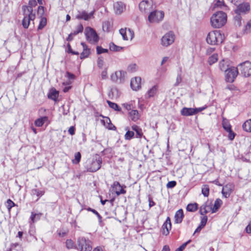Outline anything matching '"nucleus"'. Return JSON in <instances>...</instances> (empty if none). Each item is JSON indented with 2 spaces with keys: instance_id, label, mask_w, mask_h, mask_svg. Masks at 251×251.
<instances>
[{
  "instance_id": "obj_56",
  "label": "nucleus",
  "mask_w": 251,
  "mask_h": 251,
  "mask_svg": "<svg viewBox=\"0 0 251 251\" xmlns=\"http://www.w3.org/2000/svg\"><path fill=\"white\" fill-rule=\"evenodd\" d=\"M115 93H118V90L116 88H112L108 93L109 98H113Z\"/></svg>"
},
{
  "instance_id": "obj_13",
  "label": "nucleus",
  "mask_w": 251,
  "mask_h": 251,
  "mask_svg": "<svg viewBox=\"0 0 251 251\" xmlns=\"http://www.w3.org/2000/svg\"><path fill=\"white\" fill-rule=\"evenodd\" d=\"M250 9V6L249 3L244 2L243 3H239L237 6V9L235 10V13L240 14L241 13H245L249 11Z\"/></svg>"
},
{
  "instance_id": "obj_16",
  "label": "nucleus",
  "mask_w": 251,
  "mask_h": 251,
  "mask_svg": "<svg viewBox=\"0 0 251 251\" xmlns=\"http://www.w3.org/2000/svg\"><path fill=\"white\" fill-rule=\"evenodd\" d=\"M171 229V220L169 217H167L166 221L163 224L162 226V233L167 235L169 233V231Z\"/></svg>"
},
{
  "instance_id": "obj_60",
  "label": "nucleus",
  "mask_w": 251,
  "mask_h": 251,
  "mask_svg": "<svg viewBox=\"0 0 251 251\" xmlns=\"http://www.w3.org/2000/svg\"><path fill=\"white\" fill-rule=\"evenodd\" d=\"M176 184V181H171L167 184V187L168 188H174Z\"/></svg>"
},
{
  "instance_id": "obj_11",
  "label": "nucleus",
  "mask_w": 251,
  "mask_h": 251,
  "mask_svg": "<svg viewBox=\"0 0 251 251\" xmlns=\"http://www.w3.org/2000/svg\"><path fill=\"white\" fill-rule=\"evenodd\" d=\"M141 78L140 77H135L132 78L130 81V87L134 91H137L141 88Z\"/></svg>"
},
{
  "instance_id": "obj_33",
  "label": "nucleus",
  "mask_w": 251,
  "mask_h": 251,
  "mask_svg": "<svg viewBox=\"0 0 251 251\" xmlns=\"http://www.w3.org/2000/svg\"><path fill=\"white\" fill-rule=\"evenodd\" d=\"M218 60V54L214 53L211 56H210L208 58V63L210 65H212L213 64L216 62Z\"/></svg>"
},
{
  "instance_id": "obj_36",
  "label": "nucleus",
  "mask_w": 251,
  "mask_h": 251,
  "mask_svg": "<svg viewBox=\"0 0 251 251\" xmlns=\"http://www.w3.org/2000/svg\"><path fill=\"white\" fill-rule=\"evenodd\" d=\"M119 32L122 36L123 39L124 40H128V37L127 35V28H121L119 30Z\"/></svg>"
},
{
  "instance_id": "obj_18",
  "label": "nucleus",
  "mask_w": 251,
  "mask_h": 251,
  "mask_svg": "<svg viewBox=\"0 0 251 251\" xmlns=\"http://www.w3.org/2000/svg\"><path fill=\"white\" fill-rule=\"evenodd\" d=\"M195 110L193 108L183 107L180 111L181 114L184 116H189L195 115Z\"/></svg>"
},
{
  "instance_id": "obj_45",
  "label": "nucleus",
  "mask_w": 251,
  "mask_h": 251,
  "mask_svg": "<svg viewBox=\"0 0 251 251\" xmlns=\"http://www.w3.org/2000/svg\"><path fill=\"white\" fill-rule=\"evenodd\" d=\"M251 32V20H250L245 25L244 29V32L246 34L249 33Z\"/></svg>"
},
{
  "instance_id": "obj_5",
  "label": "nucleus",
  "mask_w": 251,
  "mask_h": 251,
  "mask_svg": "<svg viewBox=\"0 0 251 251\" xmlns=\"http://www.w3.org/2000/svg\"><path fill=\"white\" fill-rule=\"evenodd\" d=\"M101 162V158L99 156H96L89 165H87L86 169L89 172H95L100 168Z\"/></svg>"
},
{
  "instance_id": "obj_50",
  "label": "nucleus",
  "mask_w": 251,
  "mask_h": 251,
  "mask_svg": "<svg viewBox=\"0 0 251 251\" xmlns=\"http://www.w3.org/2000/svg\"><path fill=\"white\" fill-rule=\"evenodd\" d=\"M191 242V240H189L186 242L182 244L179 248L176 249L175 251H183V250L185 248L186 246Z\"/></svg>"
},
{
  "instance_id": "obj_26",
  "label": "nucleus",
  "mask_w": 251,
  "mask_h": 251,
  "mask_svg": "<svg viewBox=\"0 0 251 251\" xmlns=\"http://www.w3.org/2000/svg\"><path fill=\"white\" fill-rule=\"evenodd\" d=\"M158 90L157 85L152 86L147 92L146 97L148 98L153 97L156 93Z\"/></svg>"
},
{
  "instance_id": "obj_38",
  "label": "nucleus",
  "mask_w": 251,
  "mask_h": 251,
  "mask_svg": "<svg viewBox=\"0 0 251 251\" xmlns=\"http://www.w3.org/2000/svg\"><path fill=\"white\" fill-rule=\"evenodd\" d=\"M201 192L204 197H208L209 193V188L208 185H204L202 187Z\"/></svg>"
},
{
  "instance_id": "obj_49",
  "label": "nucleus",
  "mask_w": 251,
  "mask_h": 251,
  "mask_svg": "<svg viewBox=\"0 0 251 251\" xmlns=\"http://www.w3.org/2000/svg\"><path fill=\"white\" fill-rule=\"evenodd\" d=\"M118 74H120L119 73H117V72H115L114 73L112 74L111 75V79L112 81L115 82H118Z\"/></svg>"
},
{
  "instance_id": "obj_4",
  "label": "nucleus",
  "mask_w": 251,
  "mask_h": 251,
  "mask_svg": "<svg viewBox=\"0 0 251 251\" xmlns=\"http://www.w3.org/2000/svg\"><path fill=\"white\" fill-rule=\"evenodd\" d=\"M85 34L87 40L91 44L97 43L99 39V36L96 31L90 27L85 29Z\"/></svg>"
},
{
  "instance_id": "obj_63",
  "label": "nucleus",
  "mask_w": 251,
  "mask_h": 251,
  "mask_svg": "<svg viewBox=\"0 0 251 251\" xmlns=\"http://www.w3.org/2000/svg\"><path fill=\"white\" fill-rule=\"evenodd\" d=\"M101 78L102 79H106L107 78V69H105L101 74Z\"/></svg>"
},
{
  "instance_id": "obj_43",
  "label": "nucleus",
  "mask_w": 251,
  "mask_h": 251,
  "mask_svg": "<svg viewBox=\"0 0 251 251\" xmlns=\"http://www.w3.org/2000/svg\"><path fill=\"white\" fill-rule=\"evenodd\" d=\"M81 153L79 152H76L75 155V160H73V163L74 164H78L81 159Z\"/></svg>"
},
{
  "instance_id": "obj_17",
  "label": "nucleus",
  "mask_w": 251,
  "mask_h": 251,
  "mask_svg": "<svg viewBox=\"0 0 251 251\" xmlns=\"http://www.w3.org/2000/svg\"><path fill=\"white\" fill-rule=\"evenodd\" d=\"M233 187L232 185L227 184L225 186L222 191L223 196L225 198H228L232 191Z\"/></svg>"
},
{
  "instance_id": "obj_27",
  "label": "nucleus",
  "mask_w": 251,
  "mask_h": 251,
  "mask_svg": "<svg viewBox=\"0 0 251 251\" xmlns=\"http://www.w3.org/2000/svg\"><path fill=\"white\" fill-rule=\"evenodd\" d=\"M223 202L220 199H217L215 201L214 206L212 210V213L216 212L222 204Z\"/></svg>"
},
{
  "instance_id": "obj_31",
  "label": "nucleus",
  "mask_w": 251,
  "mask_h": 251,
  "mask_svg": "<svg viewBox=\"0 0 251 251\" xmlns=\"http://www.w3.org/2000/svg\"><path fill=\"white\" fill-rule=\"evenodd\" d=\"M236 15L234 17V25L236 26H240L242 25V18L240 14L236 13Z\"/></svg>"
},
{
  "instance_id": "obj_2",
  "label": "nucleus",
  "mask_w": 251,
  "mask_h": 251,
  "mask_svg": "<svg viewBox=\"0 0 251 251\" xmlns=\"http://www.w3.org/2000/svg\"><path fill=\"white\" fill-rule=\"evenodd\" d=\"M224 40V36L220 30H214L208 33L206 37V42L211 45H218Z\"/></svg>"
},
{
  "instance_id": "obj_20",
  "label": "nucleus",
  "mask_w": 251,
  "mask_h": 251,
  "mask_svg": "<svg viewBox=\"0 0 251 251\" xmlns=\"http://www.w3.org/2000/svg\"><path fill=\"white\" fill-rule=\"evenodd\" d=\"M83 47V50L80 54V58L83 59L87 57L90 53V50L88 49L87 46L84 43L82 42L81 43Z\"/></svg>"
},
{
  "instance_id": "obj_37",
  "label": "nucleus",
  "mask_w": 251,
  "mask_h": 251,
  "mask_svg": "<svg viewBox=\"0 0 251 251\" xmlns=\"http://www.w3.org/2000/svg\"><path fill=\"white\" fill-rule=\"evenodd\" d=\"M126 127V130H127L126 133L125 135V138L126 140H130L134 136V133L133 131H129Z\"/></svg>"
},
{
  "instance_id": "obj_10",
  "label": "nucleus",
  "mask_w": 251,
  "mask_h": 251,
  "mask_svg": "<svg viewBox=\"0 0 251 251\" xmlns=\"http://www.w3.org/2000/svg\"><path fill=\"white\" fill-rule=\"evenodd\" d=\"M140 10L143 13H148L153 8V2L151 0H144L139 4Z\"/></svg>"
},
{
  "instance_id": "obj_15",
  "label": "nucleus",
  "mask_w": 251,
  "mask_h": 251,
  "mask_svg": "<svg viewBox=\"0 0 251 251\" xmlns=\"http://www.w3.org/2000/svg\"><path fill=\"white\" fill-rule=\"evenodd\" d=\"M113 7L115 13L117 15H120L125 9V5L121 1H117L114 3Z\"/></svg>"
},
{
  "instance_id": "obj_40",
  "label": "nucleus",
  "mask_w": 251,
  "mask_h": 251,
  "mask_svg": "<svg viewBox=\"0 0 251 251\" xmlns=\"http://www.w3.org/2000/svg\"><path fill=\"white\" fill-rule=\"evenodd\" d=\"M24 16L25 17L22 21V25L25 28H27L30 21L26 15Z\"/></svg>"
},
{
  "instance_id": "obj_61",
  "label": "nucleus",
  "mask_w": 251,
  "mask_h": 251,
  "mask_svg": "<svg viewBox=\"0 0 251 251\" xmlns=\"http://www.w3.org/2000/svg\"><path fill=\"white\" fill-rule=\"evenodd\" d=\"M228 132V138L230 140H233L235 137V133L232 131L231 129L230 131H227Z\"/></svg>"
},
{
  "instance_id": "obj_52",
  "label": "nucleus",
  "mask_w": 251,
  "mask_h": 251,
  "mask_svg": "<svg viewBox=\"0 0 251 251\" xmlns=\"http://www.w3.org/2000/svg\"><path fill=\"white\" fill-rule=\"evenodd\" d=\"M66 245L68 249H72L74 247V242L72 240L68 239L66 241Z\"/></svg>"
},
{
  "instance_id": "obj_23",
  "label": "nucleus",
  "mask_w": 251,
  "mask_h": 251,
  "mask_svg": "<svg viewBox=\"0 0 251 251\" xmlns=\"http://www.w3.org/2000/svg\"><path fill=\"white\" fill-rule=\"evenodd\" d=\"M129 118L134 122L137 121L139 118L138 111L136 110H132L129 113Z\"/></svg>"
},
{
  "instance_id": "obj_12",
  "label": "nucleus",
  "mask_w": 251,
  "mask_h": 251,
  "mask_svg": "<svg viewBox=\"0 0 251 251\" xmlns=\"http://www.w3.org/2000/svg\"><path fill=\"white\" fill-rule=\"evenodd\" d=\"M112 187L115 191V193L117 196H119L121 194H125L126 193V191L124 189L126 187V186H122L120 183L118 181H114Z\"/></svg>"
},
{
  "instance_id": "obj_55",
  "label": "nucleus",
  "mask_w": 251,
  "mask_h": 251,
  "mask_svg": "<svg viewBox=\"0 0 251 251\" xmlns=\"http://www.w3.org/2000/svg\"><path fill=\"white\" fill-rule=\"evenodd\" d=\"M207 221V217L206 216H203L201 219V222L200 226H201L204 227L206 224Z\"/></svg>"
},
{
  "instance_id": "obj_25",
  "label": "nucleus",
  "mask_w": 251,
  "mask_h": 251,
  "mask_svg": "<svg viewBox=\"0 0 251 251\" xmlns=\"http://www.w3.org/2000/svg\"><path fill=\"white\" fill-rule=\"evenodd\" d=\"M58 91H56L54 89H52L50 91V92L48 95V98L56 101L58 97Z\"/></svg>"
},
{
  "instance_id": "obj_48",
  "label": "nucleus",
  "mask_w": 251,
  "mask_h": 251,
  "mask_svg": "<svg viewBox=\"0 0 251 251\" xmlns=\"http://www.w3.org/2000/svg\"><path fill=\"white\" fill-rule=\"evenodd\" d=\"M108 50L107 49H103L100 46H97V52L98 54H101L102 53L108 52Z\"/></svg>"
},
{
  "instance_id": "obj_9",
  "label": "nucleus",
  "mask_w": 251,
  "mask_h": 251,
  "mask_svg": "<svg viewBox=\"0 0 251 251\" xmlns=\"http://www.w3.org/2000/svg\"><path fill=\"white\" fill-rule=\"evenodd\" d=\"M238 74V69L232 67L229 68L226 72V79L228 82H233Z\"/></svg>"
},
{
  "instance_id": "obj_6",
  "label": "nucleus",
  "mask_w": 251,
  "mask_h": 251,
  "mask_svg": "<svg viewBox=\"0 0 251 251\" xmlns=\"http://www.w3.org/2000/svg\"><path fill=\"white\" fill-rule=\"evenodd\" d=\"M164 16L162 11L154 10L150 13L148 16V21L151 23H159L161 21Z\"/></svg>"
},
{
  "instance_id": "obj_58",
  "label": "nucleus",
  "mask_w": 251,
  "mask_h": 251,
  "mask_svg": "<svg viewBox=\"0 0 251 251\" xmlns=\"http://www.w3.org/2000/svg\"><path fill=\"white\" fill-rule=\"evenodd\" d=\"M98 66L101 68L103 65V60L102 57H99L97 61Z\"/></svg>"
},
{
  "instance_id": "obj_41",
  "label": "nucleus",
  "mask_w": 251,
  "mask_h": 251,
  "mask_svg": "<svg viewBox=\"0 0 251 251\" xmlns=\"http://www.w3.org/2000/svg\"><path fill=\"white\" fill-rule=\"evenodd\" d=\"M41 215V214H34L32 212L30 216L31 220L33 223H35L40 219Z\"/></svg>"
},
{
  "instance_id": "obj_42",
  "label": "nucleus",
  "mask_w": 251,
  "mask_h": 251,
  "mask_svg": "<svg viewBox=\"0 0 251 251\" xmlns=\"http://www.w3.org/2000/svg\"><path fill=\"white\" fill-rule=\"evenodd\" d=\"M31 194L32 195H36L37 197H40L44 195V192L40 191L36 189H34L31 190Z\"/></svg>"
},
{
  "instance_id": "obj_21",
  "label": "nucleus",
  "mask_w": 251,
  "mask_h": 251,
  "mask_svg": "<svg viewBox=\"0 0 251 251\" xmlns=\"http://www.w3.org/2000/svg\"><path fill=\"white\" fill-rule=\"evenodd\" d=\"M93 15V13L90 14H88L85 11H82L81 12H79L77 15L76 18L78 19H83L84 20H88L91 16Z\"/></svg>"
},
{
  "instance_id": "obj_14",
  "label": "nucleus",
  "mask_w": 251,
  "mask_h": 251,
  "mask_svg": "<svg viewBox=\"0 0 251 251\" xmlns=\"http://www.w3.org/2000/svg\"><path fill=\"white\" fill-rule=\"evenodd\" d=\"M22 9L24 15H26L30 21H33L35 18V14H33V9L31 7L23 6Z\"/></svg>"
},
{
  "instance_id": "obj_7",
  "label": "nucleus",
  "mask_w": 251,
  "mask_h": 251,
  "mask_svg": "<svg viewBox=\"0 0 251 251\" xmlns=\"http://www.w3.org/2000/svg\"><path fill=\"white\" fill-rule=\"evenodd\" d=\"M175 39V35L172 31L166 33L161 38V44L163 46L168 47L172 44Z\"/></svg>"
},
{
  "instance_id": "obj_8",
  "label": "nucleus",
  "mask_w": 251,
  "mask_h": 251,
  "mask_svg": "<svg viewBox=\"0 0 251 251\" xmlns=\"http://www.w3.org/2000/svg\"><path fill=\"white\" fill-rule=\"evenodd\" d=\"M239 69L241 74L245 77H248L251 75V63L249 61H245L238 65Z\"/></svg>"
},
{
  "instance_id": "obj_46",
  "label": "nucleus",
  "mask_w": 251,
  "mask_h": 251,
  "mask_svg": "<svg viewBox=\"0 0 251 251\" xmlns=\"http://www.w3.org/2000/svg\"><path fill=\"white\" fill-rule=\"evenodd\" d=\"M7 205H6V207L8 210L9 211H10L12 207L16 206V204L12 201H11L10 199H8L7 201Z\"/></svg>"
},
{
  "instance_id": "obj_47",
  "label": "nucleus",
  "mask_w": 251,
  "mask_h": 251,
  "mask_svg": "<svg viewBox=\"0 0 251 251\" xmlns=\"http://www.w3.org/2000/svg\"><path fill=\"white\" fill-rule=\"evenodd\" d=\"M137 70V66L135 64H130L127 67V71L129 72H134Z\"/></svg>"
},
{
  "instance_id": "obj_59",
  "label": "nucleus",
  "mask_w": 251,
  "mask_h": 251,
  "mask_svg": "<svg viewBox=\"0 0 251 251\" xmlns=\"http://www.w3.org/2000/svg\"><path fill=\"white\" fill-rule=\"evenodd\" d=\"M36 5H37V2L35 0H29V1L28 2V6L25 5L24 6L31 7V8L32 9H33V7L36 6Z\"/></svg>"
},
{
  "instance_id": "obj_54",
  "label": "nucleus",
  "mask_w": 251,
  "mask_h": 251,
  "mask_svg": "<svg viewBox=\"0 0 251 251\" xmlns=\"http://www.w3.org/2000/svg\"><path fill=\"white\" fill-rule=\"evenodd\" d=\"M204 206H205V207L208 212H209L210 211H212L213 207H212V203L211 202L206 201L204 203Z\"/></svg>"
},
{
  "instance_id": "obj_30",
  "label": "nucleus",
  "mask_w": 251,
  "mask_h": 251,
  "mask_svg": "<svg viewBox=\"0 0 251 251\" xmlns=\"http://www.w3.org/2000/svg\"><path fill=\"white\" fill-rule=\"evenodd\" d=\"M242 127L245 131L251 132V119L246 121L243 124Z\"/></svg>"
},
{
  "instance_id": "obj_57",
  "label": "nucleus",
  "mask_w": 251,
  "mask_h": 251,
  "mask_svg": "<svg viewBox=\"0 0 251 251\" xmlns=\"http://www.w3.org/2000/svg\"><path fill=\"white\" fill-rule=\"evenodd\" d=\"M87 210L89 211L92 212L93 213V214H95L96 215H97V216L98 217V218L100 220L101 219V218H102L101 216L100 215V214L96 210L89 207L88 208H87Z\"/></svg>"
},
{
  "instance_id": "obj_29",
  "label": "nucleus",
  "mask_w": 251,
  "mask_h": 251,
  "mask_svg": "<svg viewBox=\"0 0 251 251\" xmlns=\"http://www.w3.org/2000/svg\"><path fill=\"white\" fill-rule=\"evenodd\" d=\"M117 73H120V74H118V83H123L125 80V78L126 76V72L124 71H117Z\"/></svg>"
},
{
  "instance_id": "obj_39",
  "label": "nucleus",
  "mask_w": 251,
  "mask_h": 251,
  "mask_svg": "<svg viewBox=\"0 0 251 251\" xmlns=\"http://www.w3.org/2000/svg\"><path fill=\"white\" fill-rule=\"evenodd\" d=\"M47 24V19L46 18H42L41 19L38 27V30H41Z\"/></svg>"
},
{
  "instance_id": "obj_53",
  "label": "nucleus",
  "mask_w": 251,
  "mask_h": 251,
  "mask_svg": "<svg viewBox=\"0 0 251 251\" xmlns=\"http://www.w3.org/2000/svg\"><path fill=\"white\" fill-rule=\"evenodd\" d=\"M127 35L128 37V39L130 38V40H132L134 36V31L130 28H127Z\"/></svg>"
},
{
  "instance_id": "obj_35",
  "label": "nucleus",
  "mask_w": 251,
  "mask_h": 251,
  "mask_svg": "<svg viewBox=\"0 0 251 251\" xmlns=\"http://www.w3.org/2000/svg\"><path fill=\"white\" fill-rule=\"evenodd\" d=\"M123 48L121 47L118 46L114 44L113 43H111L109 44V49L111 51H121Z\"/></svg>"
},
{
  "instance_id": "obj_24",
  "label": "nucleus",
  "mask_w": 251,
  "mask_h": 251,
  "mask_svg": "<svg viewBox=\"0 0 251 251\" xmlns=\"http://www.w3.org/2000/svg\"><path fill=\"white\" fill-rule=\"evenodd\" d=\"M219 65L220 69L222 71H225V72L229 68L228 61L226 59H223L220 62Z\"/></svg>"
},
{
  "instance_id": "obj_34",
  "label": "nucleus",
  "mask_w": 251,
  "mask_h": 251,
  "mask_svg": "<svg viewBox=\"0 0 251 251\" xmlns=\"http://www.w3.org/2000/svg\"><path fill=\"white\" fill-rule=\"evenodd\" d=\"M198 209V204L196 203H190L187 206L186 209L190 212H194Z\"/></svg>"
},
{
  "instance_id": "obj_64",
  "label": "nucleus",
  "mask_w": 251,
  "mask_h": 251,
  "mask_svg": "<svg viewBox=\"0 0 251 251\" xmlns=\"http://www.w3.org/2000/svg\"><path fill=\"white\" fill-rule=\"evenodd\" d=\"M216 5L217 6L220 7L221 8H222L223 6H226L224 1L223 0L221 1L220 0H218L217 1Z\"/></svg>"
},
{
  "instance_id": "obj_1",
  "label": "nucleus",
  "mask_w": 251,
  "mask_h": 251,
  "mask_svg": "<svg viewBox=\"0 0 251 251\" xmlns=\"http://www.w3.org/2000/svg\"><path fill=\"white\" fill-rule=\"evenodd\" d=\"M227 21L226 14L223 11H218L212 15L210 18L211 26L216 28L223 26Z\"/></svg>"
},
{
  "instance_id": "obj_51",
  "label": "nucleus",
  "mask_w": 251,
  "mask_h": 251,
  "mask_svg": "<svg viewBox=\"0 0 251 251\" xmlns=\"http://www.w3.org/2000/svg\"><path fill=\"white\" fill-rule=\"evenodd\" d=\"M200 213L202 215H205L208 212L207 210H206V208L205 207V206H204V204H202L200 208Z\"/></svg>"
},
{
  "instance_id": "obj_3",
  "label": "nucleus",
  "mask_w": 251,
  "mask_h": 251,
  "mask_svg": "<svg viewBox=\"0 0 251 251\" xmlns=\"http://www.w3.org/2000/svg\"><path fill=\"white\" fill-rule=\"evenodd\" d=\"M76 249L79 251H91L92 249L91 241L84 237L77 238Z\"/></svg>"
},
{
  "instance_id": "obj_44",
  "label": "nucleus",
  "mask_w": 251,
  "mask_h": 251,
  "mask_svg": "<svg viewBox=\"0 0 251 251\" xmlns=\"http://www.w3.org/2000/svg\"><path fill=\"white\" fill-rule=\"evenodd\" d=\"M223 127L224 128L225 130H226V131H230L231 128V126L227 121H223Z\"/></svg>"
},
{
  "instance_id": "obj_28",
  "label": "nucleus",
  "mask_w": 251,
  "mask_h": 251,
  "mask_svg": "<svg viewBox=\"0 0 251 251\" xmlns=\"http://www.w3.org/2000/svg\"><path fill=\"white\" fill-rule=\"evenodd\" d=\"M132 129L136 132V137L141 138L143 136L142 129L136 125H133L131 127Z\"/></svg>"
},
{
  "instance_id": "obj_62",
  "label": "nucleus",
  "mask_w": 251,
  "mask_h": 251,
  "mask_svg": "<svg viewBox=\"0 0 251 251\" xmlns=\"http://www.w3.org/2000/svg\"><path fill=\"white\" fill-rule=\"evenodd\" d=\"M66 76L69 79L73 80L75 78V76L74 74L69 72H67L66 74Z\"/></svg>"
},
{
  "instance_id": "obj_19",
  "label": "nucleus",
  "mask_w": 251,
  "mask_h": 251,
  "mask_svg": "<svg viewBox=\"0 0 251 251\" xmlns=\"http://www.w3.org/2000/svg\"><path fill=\"white\" fill-rule=\"evenodd\" d=\"M183 217L184 215L182 209H180L177 210L175 215V223L177 224L181 223Z\"/></svg>"
},
{
  "instance_id": "obj_32",
  "label": "nucleus",
  "mask_w": 251,
  "mask_h": 251,
  "mask_svg": "<svg viewBox=\"0 0 251 251\" xmlns=\"http://www.w3.org/2000/svg\"><path fill=\"white\" fill-rule=\"evenodd\" d=\"M106 102L108 104L110 108L113 109L114 110L117 111H120L121 110V108L116 103L111 102V101L108 100H107Z\"/></svg>"
},
{
  "instance_id": "obj_22",
  "label": "nucleus",
  "mask_w": 251,
  "mask_h": 251,
  "mask_svg": "<svg viewBox=\"0 0 251 251\" xmlns=\"http://www.w3.org/2000/svg\"><path fill=\"white\" fill-rule=\"evenodd\" d=\"M48 117L47 116L42 117L36 119L35 121L34 124L36 126L41 127L46 122L48 121Z\"/></svg>"
}]
</instances>
